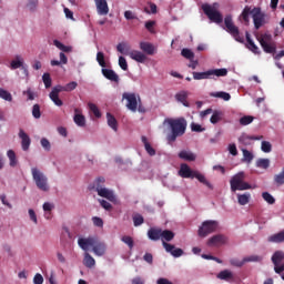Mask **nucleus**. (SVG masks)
<instances>
[{
	"instance_id": "f257e3e1",
	"label": "nucleus",
	"mask_w": 284,
	"mask_h": 284,
	"mask_svg": "<svg viewBox=\"0 0 284 284\" xmlns=\"http://www.w3.org/2000/svg\"><path fill=\"white\" fill-rule=\"evenodd\" d=\"M168 123L171 133L166 135V141L170 143H174L176 139L180 136H183L185 134V131L187 130V120L185 118H178V119H165L164 124Z\"/></svg>"
},
{
	"instance_id": "f03ea898",
	"label": "nucleus",
	"mask_w": 284,
	"mask_h": 284,
	"mask_svg": "<svg viewBox=\"0 0 284 284\" xmlns=\"http://www.w3.org/2000/svg\"><path fill=\"white\" fill-rule=\"evenodd\" d=\"M250 14L252 16L255 30H260L265 26V13L261 11V8L245 7L241 13V18L245 23H250Z\"/></svg>"
},
{
	"instance_id": "7ed1b4c3",
	"label": "nucleus",
	"mask_w": 284,
	"mask_h": 284,
	"mask_svg": "<svg viewBox=\"0 0 284 284\" xmlns=\"http://www.w3.org/2000/svg\"><path fill=\"white\" fill-rule=\"evenodd\" d=\"M31 176L36 184V187L41 192H50V184L48 183V175L39 169V166L31 168Z\"/></svg>"
},
{
	"instance_id": "20e7f679",
	"label": "nucleus",
	"mask_w": 284,
	"mask_h": 284,
	"mask_svg": "<svg viewBox=\"0 0 284 284\" xmlns=\"http://www.w3.org/2000/svg\"><path fill=\"white\" fill-rule=\"evenodd\" d=\"M230 185L231 192H244L245 190H252L250 183L245 182V172L243 171L231 178Z\"/></svg>"
},
{
	"instance_id": "39448f33",
	"label": "nucleus",
	"mask_w": 284,
	"mask_h": 284,
	"mask_svg": "<svg viewBox=\"0 0 284 284\" xmlns=\"http://www.w3.org/2000/svg\"><path fill=\"white\" fill-rule=\"evenodd\" d=\"M202 10L213 23H223V16L219 12V3L202 4Z\"/></svg>"
},
{
	"instance_id": "423d86ee",
	"label": "nucleus",
	"mask_w": 284,
	"mask_h": 284,
	"mask_svg": "<svg viewBox=\"0 0 284 284\" xmlns=\"http://www.w3.org/2000/svg\"><path fill=\"white\" fill-rule=\"evenodd\" d=\"M219 230V222L215 220H206L204 221L197 230V236L201 239H205L216 232Z\"/></svg>"
},
{
	"instance_id": "0eeeda50",
	"label": "nucleus",
	"mask_w": 284,
	"mask_h": 284,
	"mask_svg": "<svg viewBox=\"0 0 284 284\" xmlns=\"http://www.w3.org/2000/svg\"><path fill=\"white\" fill-rule=\"evenodd\" d=\"M122 99L126 101V108L131 112H136V109L139 108V103H141V95L135 92H124L122 94Z\"/></svg>"
},
{
	"instance_id": "6e6552de",
	"label": "nucleus",
	"mask_w": 284,
	"mask_h": 284,
	"mask_svg": "<svg viewBox=\"0 0 284 284\" xmlns=\"http://www.w3.org/2000/svg\"><path fill=\"white\" fill-rule=\"evenodd\" d=\"M224 26L226 28V32L231 34L235 41L239 43H243L245 39L241 37V32L239 31V27L234 26V22L232 21V16H226L224 19Z\"/></svg>"
},
{
	"instance_id": "1a4fd4ad",
	"label": "nucleus",
	"mask_w": 284,
	"mask_h": 284,
	"mask_svg": "<svg viewBox=\"0 0 284 284\" xmlns=\"http://www.w3.org/2000/svg\"><path fill=\"white\" fill-rule=\"evenodd\" d=\"M61 92H65V85L58 84L53 87L51 92L49 93L50 100L58 108H61V105H63V100L59 98V94H61Z\"/></svg>"
},
{
	"instance_id": "9d476101",
	"label": "nucleus",
	"mask_w": 284,
	"mask_h": 284,
	"mask_svg": "<svg viewBox=\"0 0 284 284\" xmlns=\"http://www.w3.org/2000/svg\"><path fill=\"white\" fill-rule=\"evenodd\" d=\"M260 44L263 48L264 52L266 54H274L276 52V47L274 44H271L270 41H272V34L264 33L260 39Z\"/></svg>"
},
{
	"instance_id": "9b49d317",
	"label": "nucleus",
	"mask_w": 284,
	"mask_h": 284,
	"mask_svg": "<svg viewBox=\"0 0 284 284\" xmlns=\"http://www.w3.org/2000/svg\"><path fill=\"white\" fill-rule=\"evenodd\" d=\"M226 243L227 236H225L224 234H216L207 240L206 245L209 247H221V245H226Z\"/></svg>"
},
{
	"instance_id": "f8f14e48",
	"label": "nucleus",
	"mask_w": 284,
	"mask_h": 284,
	"mask_svg": "<svg viewBox=\"0 0 284 284\" xmlns=\"http://www.w3.org/2000/svg\"><path fill=\"white\" fill-rule=\"evenodd\" d=\"M98 237L97 236H89V237H80L78 240V245L83 252H88L90 247H94V244L97 243Z\"/></svg>"
},
{
	"instance_id": "ddd939ff",
	"label": "nucleus",
	"mask_w": 284,
	"mask_h": 284,
	"mask_svg": "<svg viewBox=\"0 0 284 284\" xmlns=\"http://www.w3.org/2000/svg\"><path fill=\"white\" fill-rule=\"evenodd\" d=\"M97 12L100 17H105L110 13L108 0H94Z\"/></svg>"
},
{
	"instance_id": "4468645a",
	"label": "nucleus",
	"mask_w": 284,
	"mask_h": 284,
	"mask_svg": "<svg viewBox=\"0 0 284 284\" xmlns=\"http://www.w3.org/2000/svg\"><path fill=\"white\" fill-rule=\"evenodd\" d=\"M194 174H196V171H193L190 165L182 163L180 165L179 175L182 179H194Z\"/></svg>"
},
{
	"instance_id": "2eb2a0df",
	"label": "nucleus",
	"mask_w": 284,
	"mask_h": 284,
	"mask_svg": "<svg viewBox=\"0 0 284 284\" xmlns=\"http://www.w3.org/2000/svg\"><path fill=\"white\" fill-rule=\"evenodd\" d=\"M98 196H101L102 199H106V201H110L111 203H116V194H114V191L112 189L103 187L98 192Z\"/></svg>"
},
{
	"instance_id": "dca6fc26",
	"label": "nucleus",
	"mask_w": 284,
	"mask_h": 284,
	"mask_svg": "<svg viewBox=\"0 0 284 284\" xmlns=\"http://www.w3.org/2000/svg\"><path fill=\"white\" fill-rule=\"evenodd\" d=\"M140 50L143 54H148L149 57L156 54V47H154L152 42L141 41Z\"/></svg>"
},
{
	"instance_id": "f3484780",
	"label": "nucleus",
	"mask_w": 284,
	"mask_h": 284,
	"mask_svg": "<svg viewBox=\"0 0 284 284\" xmlns=\"http://www.w3.org/2000/svg\"><path fill=\"white\" fill-rule=\"evenodd\" d=\"M102 75L108 79V81H111L112 83H119V74L112 69H106L105 67L101 69Z\"/></svg>"
},
{
	"instance_id": "a211bd4d",
	"label": "nucleus",
	"mask_w": 284,
	"mask_h": 284,
	"mask_svg": "<svg viewBox=\"0 0 284 284\" xmlns=\"http://www.w3.org/2000/svg\"><path fill=\"white\" fill-rule=\"evenodd\" d=\"M19 139H21V148L23 152H28V150H30V144L32 143L30 135H28V133L21 129L19 131Z\"/></svg>"
},
{
	"instance_id": "6ab92c4d",
	"label": "nucleus",
	"mask_w": 284,
	"mask_h": 284,
	"mask_svg": "<svg viewBox=\"0 0 284 284\" xmlns=\"http://www.w3.org/2000/svg\"><path fill=\"white\" fill-rule=\"evenodd\" d=\"M129 57L133 61H136V63H145V61H148V55H145L143 51H139V50H131L129 52Z\"/></svg>"
},
{
	"instance_id": "aec40b11",
	"label": "nucleus",
	"mask_w": 284,
	"mask_h": 284,
	"mask_svg": "<svg viewBox=\"0 0 284 284\" xmlns=\"http://www.w3.org/2000/svg\"><path fill=\"white\" fill-rule=\"evenodd\" d=\"M106 251H108V246L103 242L97 240L92 248L93 254L95 256H105Z\"/></svg>"
},
{
	"instance_id": "412c9836",
	"label": "nucleus",
	"mask_w": 284,
	"mask_h": 284,
	"mask_svg": "<svg viewBox=\"0 0 284 284\" xmlns=\"http://www.w3.org/2000/svg\"><path fill=\"white\" fill-rule=\"evenodd\" d=\"M189 92L185 90H182L175 94V100L178 103H182L184 108H190V102L187 101Z\"/></svg>"
},
{
	"instance_id": "4be33fe9",
	"label": "nucleus",
	"mask_w": 284,
	"mask_h": 284,
	"mask_svg": "<svg viewBox=\"0 0 284 284\" xmlns=\"http://www.w3.org/2000/svg\"><path fill=\"white\" fill-rule=\"evenodd\" d=\"M105 187V178L103 176H100V178H97L93 183L91 184V190H93V192H101L102 189Z\"/></svg>"
},
{
	"instance_id": "5701e85b",
	"label": "nucleus",
	"mask_w": 284,
	"mask_h": 284,
	"mask_svg": "<svg viewBox=\"0 0 284 284\" xmlns=\"http://www.w3.org/2000/svg\"><path fill=\"white\" fill-rule=\"evenodd\" d=\"M163 229L160 227H151L148 231V236L150 241H161Z\"/></svg>"
},
{
	"instance_id": "b1692460",
	"label": "nucleus",
	"mask_w": 284,
	"mask_h": 284,
	"mask_svg": "<svg viewBox=\"0 0 284 284\" xmlns=\"http://www.w3.org/2000/svg\"><path fill=\"white\" fill-rule=\"evenodd\" d=\"M178 156L182 159V161H196V154L190 150L180 151Z\"/></svg>"
},
{
	"instance_id": "393cba45",
	"label": "nucleus",
	"mask_w": 284,
	"mask_h": 284,
	"mask_svg": "<svg viewBox=\"0 0 284 284\" xmlns=\"http://www.w3.org/2000/svg\"><path fill=\"white\" fill-rule=\"evenodd\" d=\"M74 116L73 121L78 128H85V116L81 114V111L79 109H74Z\"/></svg>"
},
{
	"instance_id": "a878e982",
	"label": "nucleus",
	"mask_w": 284,
	"mask_h": 284,
	"mask_svg": "<svg viewBox=\"0 0 284 284\" xmlns=\"http://www.w3.org/2000/svg\"><path fill=\"white\" fill-rule=\"evenodd\" d=\"M141 141L144 145L145 152L148 153L149 156H155L156 155V150L152 148V144L148 141V138L145 135H142Z\"/></svg>"
},
{
	"instance_id": "bb28decb",
	"label": "nucleus",
	"mask_w": 284,
	"mask_h": 284,
	"mask_svg": "<svg viewBox=\"0 0 284 284\" xmlns=\"http://www.w3.org/2000/svg\"><path fill=\"white\" fill-rule=\"evenodd\" d=\"M211 79H214L215 77L219 79L221 77H227V69L222 68V69H210L209 70Z\"/></svg>"
},
{
	"instance_id": "cd10ccee",
	"label": "nucleus",
	"mask_w": 284,
	"mask_h": 284,
	"mask_svg": "<svg viewBox=\"0 0 284 284\" xmlns=\"http://www.w3.org/2000/svg\"><path fill=\"white\" fill-rule=\"evenodd\" d=\"M272 263L274 267L280 266L284 261V252L283 251H276L272 256Z\"/></svg>"
},
{
	"instance_id": "c85d7f7f",
	"label": "nucleus",
	"mask_w": 284,
	"mask_h": 284,
	"mask_svg": "<svg viewBox=\"0 0 284 284\" xmlns=\"http://www.w3.org/2000/svg\"><path fill=\"white\" fill-rule=\"evenodd\" d=\"M194 179H197V181H200V183H203V185H206V187H209V190H214V185H212V183H210V181H207L205 175H203L201 172L195 171Z\"/></svg>"
},
{
	"instance_id": "c756f323",
	"label": "nucleus",
	"mask_w": 284,
	"mask_h": 284,
	"mask_svg": "<svg viewBox=\"0 0 284 284\" xmlns=\"http://www.w3.org/2000/svg\"><path fill=\"white\" fill-rule=\"evenodd\" d=\"M237 203L239 205H247V203H250L251 199H252V194H250V192L246 193H237Z\"/></svg>"
},
{
	"instance_id": "7c9ffc66",
	"label": "nucleus",
	"mask_w": 284,
	"mask_h": 284,
	"mask_svg": "<svg viewBox=\"0 0 284 284\" xmlns=\"http://www.w3.org/2000/svg\"><path fill=\"white\" fill-rule=\"evenodd\" d=\"M174 232L170 231V230H162V235L160 241H162V245L163 243H170V241L174 240Z\"/></svg>"
},
{
	"instance_id": "2f4dec72",
	"label": "nucleus",
	"mask_w": 284,
	"mask_h": 284,
	"mask_svg": "<svg viewBox=\"0 0 284 284\" xmlns=\"http://www.w3.org/2000/svg\"><path fill=\"white\" fill-rule=\"evenodd\" d=\"M106 121L111 130H113L114 132L119 130V122H116V118H114V115H112L111 113H106Z\"/></svg>"
},
{
	"instance_id": "473e14b6",
	"label": "nucleus",
	"mask_w": 284,
	"mask_h": 284,
	"mask_svg": "<svg viewBox=\"0 0 284 284\" xmlns=\"http://www.w3.org/2000/svg\"><path fill=\"white\" fill-rule=\"evenodd\" d=\"M210 97H213L214 99H222L223 101H230L232 99V95L225 91H217L210 93Z\"/></svg>"
},
{
	"instance_id": "72a5a7b5",
	"label": "nucleus",
	"mask_w": 284,
	"mask_h": 284,
	"mask_svg": "<svg viewBox=\"0 0 284 284\" xmlns=\"http://www.w3.org/2000/svg\"><path fill=\"white\" fill-rule=\"evenodd\" d=\"M246 41L248 43V50L253 52L254 54H261V51H258V47L254 43V40L250 37V32L246 31Z\"/></svg>"
},
{
	"instance_id": "f704fd0d",
	"label": "nucleus",
	"mask_w": 284,
	"mask_h": 284,
	"mask_svg": "<svg viewBox=\"0 0 284 284\" xmlns=\"http://www.w3.org/2000/svg\"><path fill=\"white\" fill-rule=\"evenodd\" d=\"M23 58L21 55H16V59L10 63V70H19L23 67Z\"/></svg>"
},
{
	"instance_id": "c9c22d12",
	"label": "nucleus",
	"mask_w": 284,
	"mask_h": 284,
	"mask_svg": "<svg viewBox=\"0 0 284 284\" xmlns=\"http://www.w3.org/2000/svg\"><path fill=\"white\" fill-rule=\"evenodd\" d=\"M223 120V111H220V110H215L213 111V114L211 115V123L213 125H216V123H219V121H222Z\"/></svg>"
},
{
	"instance_id": "e433bc0d",
	"label": "nucleus",
	"mask_w": 284,
	"mask_h": 284,
	"mask_svg": "<svg viewBox=\"0 0 284 284\" xmlns=\"http://www.w3.org/2000/svg\"><path fill=\"white\" fill-rule=\"evenodd\" d=\"M193 79L195 81H203L205 79H211L210 70L204 72H193Z\"/></svg>"
},
{
	"instance_id": "4c0bfd02",
	"label": "nucleus",
	"mask_w": 284,
	"mask_h": 284,
	"mask_svg": "<svg viewBox=\"0 0 284 284\" xmlns=\"http://www.w3.org/2000/svg\"><path fill=\"white\" fill-rule=\"evenodd\" d=\"M243 159L242 163H251L254 161V153L250 152L247 149H242Z\"/></svg>"
},
{
	"instance_id": "58836bf2",
	"label": "nucleus",
	"mask_w": 284,
	"mask_h": 284,
	"mask_svg": "<svg viewBox=\"0 0 284 284\" xmlns=\"http://www.w3.org/2000/svg\"><path fill=\"white\" fill-rule=\"evenodd\" d=\"M7 156H8V159H9V165H10V168H17V163H18V161H17V153H14L13 150H9V151L7 152Z\"/></svg>"
},
{
	"instance_id": "ea45409f",
	"label": "nucleus",
	"mask_w": 284,
	"mask_h": 284,
	"mask_svg": "<svg viewBox=\"0 0 284 284\" xmlns=\"http://www.w3.org/2000/svg\"><path fill=\"white\" fill-rule=\"evenodd\" d=\"M217 278H220V281H231V278H234V274L229 270H224L217 274Z\"/></svg>"
},
{
	"instance_id": "a19ab883",
	"label": "nucleus",
	"mask_w": 284,
	"mask_h": 284,
	"mask_svg": "<svg viewBox=\"0 0 284 284\" xmlns=\"http://www.w3.org/2000/svg\"><path fill=\"white\" fill-rule=\"evenodd\" d=\"M85 267H94V265H97V261L94 260V257H92V255H90V253H85L84 254V261H83Z\"/></svg>"
},
{
	"instance_id": "79ce46f5",
	"label": "nucleus",
	"mask_w": 284,
	"mask_h": 284,
	"mask_svg": "<svg viewBox=\"0 0 284 284\" xmlns=\"http://www.w3.org/2000/svg\"><path fill=\"white\" fill-rule=\"evenodd\" d=\"M270 243H283L284 242V231L271 235L268 237Z\"/></svg>"
},
{
	"instance_id": "37998d69",
	"label": "nucleus",
	"mask_w": 284,
	"mask_h": 284,
	"mask_svg": "<svg viewBox=\"0 0 284 284\" xmlns=\"http://www.w3.org/2000/svg\"><path fill=\"white\" fill-rule=\"evenodd\" d=\"M0 99H2V101H8L9 103H12V93L3 88H0Z\"/></svg>"
},
{
	"instance_id": "c03bdc74",
	"label": "nucleus",
	"mask_w": 284,
	"mask_h": 284,
	"mask_svg": "<svg viewBox=\"0 0 284 284\" xmlns=\"http://www.w3.org/2000/svg\"><path fill=\"white\" fill-rule=\"evenodd\" d=\"M26 8L29 12H37V8H39V0H28Z\"/></svg>"
},
{
	"instance_id": "a18cd8bd",
	"label": "nucleus",
	"mask_w": 284,
	"mask_h": 284,
	"mask_svg": "<svg viewBox=\"0 0 284 284\" xmlns=\"http://www.w3.org/2000/svg\"><path fill=\"white\" fill-rule=\"evenodd\" d=\"M255 165L261 170H267V168H270V159H258Z\"/></svg>"
},
{
	"instance_id": "49530a36",
	"label": "nucleus",
	"mask_w": 284,
	"mask_h": 284,
	"mask_svg": "<svg viewBox=\"0 0 284 284\" xmlns=\"http://www.w3.org/2000/svg\"><path fill=\"white\" fill-rule=\"evenodd\" d=\"M116 50H118V52H120V54H130V45H128V43H123V42H121V43H119L118 45H116Z\"/></svg>"
},
{
	"instance_id": "de8ad7c7",
	"label": "nucleus",
	"mask_w": 284,
	"mask_h": 284,
	"mask_svg": "<svg viewBox=\"0 0 284 284\" xmlns=\"http://www.w3.org/2000/svg\"><path fill=\"white\" fill-rule=\"evenodd\" d=\"M145 223V220L143 219V215L135 213L133 214V225L134 227H139Z\"/></svg>"
},
{
	"instance_id": "09e8293b",
	"label": "nucleus",
	"mask_w": 284,
	"mask_h": 284,
	"mask_svg": "<svg viewBox=\"0 0 284 284\" xmlns=\"http://www.w3.org/2000/svg\"><path fill=\"white\" fill-rule=\"evenodd\" d=\"M146 14H156L158 7L154 2H148V7L144 8Z\"/></svg>"
},
{
	"instance_id": "8fccbe9b",
	"label": "nucleus",
	"mask_w": 284,
	"mask_h": 284,
	"mask_svg": "<svg viewBox=\"0 0 284 284\" xmlns=\"http://www.w3.org/2000/svg\"><path fill=\"white\" fill-rule=\"evenodd\" d=\"M97 62L99 63V65H101V68H108V64L105 63V53L99 51L97 53Z\"/></svg>"
},
{
	"instance_id": "3c124183",
	"label": "nucleus",
	"mask_w": 284,
	"mask_h": 284,
	"mask_svg": "<svg viewBox=\"0 0 284 284\" xmlns=\"http://www.w3.org/2000/svg\"><path fill=\"white\" fill-rule=\"evenodd\" d=\"M122 243H124L125 245H128V247L130 250L134 248V240L132 239V236L130 235H124L121 237Z\"/></svg>"
},
{
	"instance_id": "603ef678",
	"label": "nucleus",
	"mask_w": 284,
	"mask_h": 284,
	"mask_svg": "<svg viewBox=\"0 0 284 284\" xmlns=\"http://www.w3.org/2000/svg\"><path fill=\"white\" fill-rule=\"evenodd\" d=\"M89 110L94 114L95 119H101V111H99V106L97 104L90 102L89 104Z\"/></svg>"
},
{
	"instance_id": "864d4df0",
	"label": "nucleus",
	"mask_w": 284,
	"mask_h": 284,
	"mask_svg": "<svg viewBox=\"0 0 284 284\" xmlns=\"http://www.w3.org/2000/svg\"><path fill=\"white\" fill-rule=\"evenodd\" d=\"M263 261V256L261 255H250L244 257L245 263H261Z\"/></svg>"
},
{
	"instance_id": "5fc2aeb1",
	"label": "nucleus",
	"mask_w": 284,
	"mask_h": 284,
	"mask_svg": "<svg viewBox=\"0 0 284 284\" xmlns=\"http://www.w3.org/2000/svg\"><path fill=\"white\" fill-rule=\"evenodd\" d=\"M42 81L47 90L52 88V78L50 77V73H43Z\"/></svg>"
},
{
	"instance_id": "6e6d98bb",
	"label": "nucleus",
	"mask_w": 284,
	"mask_h": 284,
	"mask_svg": "<svg viewBox=\"0 0 284 284\" xmlns=\"http://www.w3.org/2000/svg\"><path fill=\"white\" fill-rule=\"evenodd\" d=\"M254 122V116L252 115H244L240 119V125H250L251 123Z\"/></svg>"
},
{
	"instance_id": "4d7b16f0",
	"label": "nucleus",
	"mask_w": 284,
	"mask_h": 284,
	"mask_svg": "<svg viewBox=\"0 0 284 284\" xmlns=\"http://www.w3.org/2000/svg\"><path fill=\"white\" fill-rule=\"evenodd\" d=\"M262 197L264 201H266V203H268V205H274V203H276V199H274L270 192H263Z\"/></svg>"
},
{
	"instance_id": "13d9d810",
	"label": "nucleus",
	"mask_w": 284,
	"mask_h": 284,
	"mask_svg": "<svg viewBox=\"0 0 284 284\" xmlns=\"http://www.w3.org/2000/svg\"><path fill=\"white\" fill-rule=\"evenodd\" d=\"M274 183L276 185H284V168L281 173L274 175Z\"/></svg>"
},
{
	"instance_id": "bf43d9fd",
	"label": "nucleus",
	"mask_w": 284,
	"mask_h": 284,
	"mask_svg": "<svg viewBox=\"0 0 284 284\" xmlns=\"http://www.w3.org/2000/svg\"><path fill=\"white\" fill-rule=\"evenodd\" d=\"M181 54L184 57V59H187L189 61H192V59H194L193 51L187 48L182 49Z\"/></svg>"
},
{
	"instance_id": "052dcab7",
	"label": "nucleus",
	"mask_w": 284,
	"mask_h": 284,
	"mask_svg": "<svg viewBox=\"0 0 284 284\" xmlns=\"http://www.w3.org/2000/svg\"><path fill=\"white\" fill-rule=\"evenodd\" d=\"M261 150L265 154H270V152H272V143H270L268 141H262Z\"/></svg>"
},
{
	"instance_id": "680f3d73",
	"label": "nucleus",
	"mask_w": 284,
	"mask_h": 284,
	"mask_svg": "<svg viewBox=\"0 0 284 284\" xmlns=\"http://www.w3.org/2000/svg\"><path fill=\"white\" fill-rule=\"evenodd\" d=\"M230 264L233 265V267H243L245 264V257L242 261L233 257L230 260Z\"/></svg>"
},
{
	"instance_id": "e2e57ef3",
	"label": "nucleus",
	"mask_w": 284,
	"mask_h": 284,
	"mask_svg": "<svg viewBox=\"0 0 284 284\" xmlns=\"http://www.w3.org/2000/svg\"><path fill=\"white\" fill-rule=\"evenodd\" d=\"M40 144L43 148V150H45V152H50V150H52V145L50 144V140L47 138H42L40 140Z\"/></svg>"
},
{
	"instance_id": "0e129e2a",
	"label": "nucleus",
	"mask_w": 284,
	"mask_h": 284,
	"mask_svg": "<svg viewBox=\"0 0 284 284\" xmlns=\"http://www.w3.org/2000/svg\"><path fill=\"white\" fill-rule=\"evenodd\" d=\"M250 141H252V138L251 135H247V134H242L239 138V143H241L242 145H250Z\"/></svg>"
},
{
	"instance_id": "69168bd1",
	"label": "nucleus",
	"mask_w": 284,
	"mask_h": 284,
	"mask_svg": "<svg viewBox=\"0 0 284 284\" xmlns=\"http://www.w3.org/2000/svg\"><path fill=\"white\" fill-rule=\"evenodd\" d=\"M32 116L34 119H41V106L39 104L32 106Z\"/></svg>"
},
{
	"instance_id": "338daca9",
	"label": "nucleus",
	"mask_w": 284,
	"mask_h": 284,
	"mask_svg": "<svg viewBox=\"0 0 284 284\" xmlns=\"http://www.w3.org/2000/svg\"><path fill=\"white\" fill-rule=\"evenodd\" d=\"M119 65L121 70H123L124 72H128V60H125L123 55L119 57Z\"/></svg>"
},
{
	"instance_id": "774afa93",
	"label": "nucleus",
	"mask_w": 284,
	"mask_h": 284,
	"mask_svg": "<svg viewBox=\"0 0 284 284\" xmlns=\"http://www.w3.org/2000/svg\"><path fill=\"white\" fill-rule=\"evenodd\" d=\"M191 130L192 132H205V128H203L201 124L199 123H191Z\"/></svg>"
}]
</instances>
